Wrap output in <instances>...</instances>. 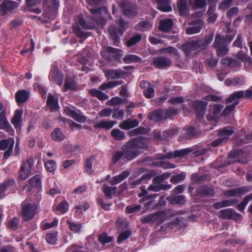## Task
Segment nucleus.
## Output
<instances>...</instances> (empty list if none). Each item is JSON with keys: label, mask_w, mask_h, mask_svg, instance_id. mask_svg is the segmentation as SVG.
Here are the masks:
<instances>
[{"label": "nucleus", "mask_w": 252, "mask_h": 252, "mask_svg": "<svg viewBox=\"0 0 252 252\" xmlns=\"http://www.w3.org/2000/svg\"><path fill=\"white\" fill-rule=\"evenodd\" d=\"M100 1H86L88 2L87 5L88 9L94 15L92 17L93 22L88 23L85 21L82 14H79L77 21L72 26L73 32L75 35L81 38V42L90 36V32L83 31L85 30H92L95 28L96 25H99L102 21L100 14L101 11L105 12L107 9L105 7L100 6Z\"/></svg>", "instance_id": "obj_1"}, {"label": "nucleus", "mask_w": 252, "mask_h": 252, "mask_svg": "<svg viewBox=\"0 0 252 252\" xmlns=\"http://www.w3.org/2000/svg\"><path fill=\"white\" fill-rule=\"evenodd\" d=\"M147 148L146 140L142 138H132L125 143L121 148L125 154V158L131 160L136 158L140 153L141 149Z\"/></svg>", "instance_id": "obj_2"}, {"label": "nucleus", "mask_w": 252, "mask_h": 252, "mask_svg": "<svg viewBox=\"0 0 252 252\" xmlns=\"http://www.w3.org/2000/svg\"><path fill=\"white\" fill-rule=\"evenodd\" d=\"M230 32L231 30L228 28L226 30L228 34L225 36L220 33L216 35L213 47L216 49L218 56L223 57L228 53L229 50L228 45L233 40L235 34H230Z\"/></svg>", "instance_id": "obj_3"}, {"label": "nucleus", "mask_w": 252, "mask_h": 252, "mask_svg": "<svg viewBox=\"0 0 252 252\" xmlns=\"http://www.w3.org/2000/svg\"><path fill=\"white\" fill-rule=\"evenodd\" d=\"M213 35L206 36L204 38H199L187 42L182 46V50L186 56H189L192 51L203 50L207 48L212 41Z\"/></svg>", "instance_id": "obj_4"}, {"label": "nucleus", "mask_w": 252, "mask_h": 252, "mask_svg": "<svg viewBox=\"0 0 252 252\" xmlns=\"http://www.w3.org/2000/svg\"><path fill=\"white\" fill-rule=\"evenodd\" d=\"M21 206L23 219L25 221L32 220L35 214L36 205L35 203H31L25 200L22 202Z\"/></svg>", "instance_id": "obj_5"}, {"label": "nucleus", "mask_w": 252, "mask_h": 252, "mask_svg": "<svg viewBox=\"0 0 252 252\" xmlns=\"http://www.w3.org/2000/svg\"><path fill=\"white\" fill-rule=\"evenodd\" d=\"M14 144L15 140L12 137L0 140V150L5 151L3 154V159H7L11 155Z\"/></svg>", "instance_id": "obj_6"}, {"label": "nucleus", "mask_w": 252, "mask_h": 252, "mask_svg": "<svg viewBox=\"0 0 252 252\" xmlns=\"http://www.w3.org/2000/svg\"><path fill=\"white\" fill-rule=\"evenodd\" d=\"M219 217L222 219H231L236 221L241 220L242 219V216L240 214L231 208L220 210Z\"/></svg>", "instance_id": "obj_7"}, {"label": "nucleus", "mask_w": 252, "mask_h": 252, "mask_svg": "<svg viewBox=\"0 0 252 252\" xmlns=\"http://www.w3.org/2000/svg\"><path fill=\"white\" fill-rule=\"evenodd\" d=\"M252 96V91L250 89L247 90L246 91L241 90L236 91L233 93L227 99L226 102L227 103L238 101L239 99L244 97H251Z\"/></svg>", "instance_id": "obj_8"}, {"label": "nucleus", "mask_w": 252, "mask_h": 252, "mask_svg": "<svg viewBox=\"0 0 252 252\" xmlns=\"http://www.w3.org/2000/svg\"><path fill=\"white\" fill-rule=\"evenodd\" d=\"M119 4L123 9L124 14L126 17H133L138 12L136 7L130 4L128 1H121Z\"/></svg>", "instance_id": "obj_9"}, {"label": "nucleus", "mask_w": 252, "mask_h": 252, "mask_svg": "<svg viewBox=\"0 0 252 252\" xmlns=\"http://www.w3.org/2000/svg\"><path fill=\"white\" fill-rule=\"evenodd\" d=\"M119 51H120V50L118 49L108 46L105 47L104 50L101 52V55L102 58L111 62L116 59Z\"/></svg>", "instance_id": "obj_10"}, {"label": "nucleus", "mask_w": 252, "mask_h": 252, "mask_svg": "<svg viewBox=\"0 0 252 252\" xmlns=\"http://www.w3.org/2000/svg\"><path fill=\"white\" fill-rule=\"evenodd\" d=\"M171 185H164L162 184L157 177L153 179L152 184L148 188V190L158 192L162 190H167L171 189Z\"/></svg>", "instance_id": "obj_11"}, {"label": "nucleus", "mask_w": 252, "mask_h": 252, "mask_svg": "<svg viewBox=\"0 0 252 252\" xmlns=\"http://www.w3.org/2000/svg\"><path fill=\"white\" fill-rule=\"evenodd\" d=\"M1 184L7 195L14 193L17 189L16 181L13 178H7Z\"/></svg>", "instance_id": "obj_12"}, {"label": "nucleus", "mask_w": 252, "mask_h": 252, "mask_svg": "<svg viewBox=\"0 0 252 252\" xmlns=\"http://www.w3.org/2000/svg\"><path fill=\"white\" fill-rule=\"evenodd\" d=\"M49 79L54 83L61 86L63 83V75L57 68H53L50 72Z\"/></svg>", "instance_id": "obj_13"}, {"label": "nucleus", "mask_w": 252, "mask_h": 252, "mask_svg": "<svg viewBox=\"0 0 252 252\" xmlns=\"http://www.w3.org/2000/svg\"><path fill=\"white\" fill-rule=\"evenodd\" d=\"M64 113L67 116L79 123H84L87 120L86 117L84 116L82 113H78L68 106L64 108Z\"/></svg>", "instance_id": "obj_14"}, {"label": "nucleus", "mask_w": 252, "mask_h": 252, "mask_svg": "<svg viewBox=\"0 0 252 252\" xmlns=\"http://www.w3.org/2000/svg\"><path fill=\"white\" fill-rule=\"evenodd\" d=\"M193 107L196 111L197 117L202 118L204 116L207 105V102L203 100H195L192 103Z\"/></svg>", "instance_id": "obj_15"}, {"label": "nucleus", "mask_w": 252, "mask_h": 252, "mask_svg": "<svg viewBox=\"0 0 252 252\" xmlns=\"http://www.w3.org/2000/svg\"><path fill=\"white\" fill-rule=\"evenodd\" d=\"M172 61L164 57L160 56L156 57L153 60V64L155 67L158 69H163L170 65Z\"/></svg>", "instance_id": "obj_16"}, {"label": "nucleus", "mask_w": 252, "mask_h": 252, "mask_svg": "<svg viewBox=\"0 0 252 252\" xmlns=\"http://www.w3.org/2000/svg\"><path fill=\"white\" fill-rule=\"evenodd\" d=\"M192 26L188 27L186 33L188 34H192L199 32L203 27V22L201 20H197L192 22Z\"/></svg>", "instance_id": "obj_17"}, {"label": "nucleus", "mask_w": 252, "mask_h": 252, "mask_svg": "<svg viewBox=\"0 0 252 252\" xmlns=\"http://www.w3.org/2000/svg\"><path fill=\"white\" fill-rule=\"evenodd\" d=\"M139 123L138 121L135 119H128L121 122L119 126L122 129L129 130L137 126Z\"/></svg>", "instance_id": "obj_18"}, {"label": "nucleus", "mask_w": 252, "mask_h": 252, "mask_svg": "<svg viewBox=\"0 0 252 252\" xmlns=\"http://www.w3.org/2000/svg\"><path fill=\"white\" fill-rule=\"evenodd\" d=\"M153 177V174L152 173H148L144 174L140 178L137 179L130 183V186L131 188H135L137 186L142 184H146L148 181Z\"/></svg>", "instance_id": "obj_19"}, {"label": "nucleus", "mask_w": 252, "mask_h": 252, "mask_svg": "<svg viewBox=\"0 0 252 252\" xmlns=\"http://www.w3.org/2000/svg\"><path fill=\"white\" fill-rule=\"evenodd\" d=\"M23 111L22 109H17L15 110L14 115L11 120V123L13 125L16 129H20L22 125V117Z\"/></svg>", "instance_id": "obj_20"}, {"label": "nucleus", "mask_w": 252, "mask_h": 252, "mask_svg": "<svg viewBox=\"0 0 252 252\" xmlns=\"http://www.w3.org/2000/svg\"><path fill=\"white\" fill-rule=\"evenodd\" d=\"M19 3L14 1H4L0 6V10L4 14L17 7Z\"/></svg>", "instance_id": "obj_21"}, {"label": "nucleus", "mask_w": 252, "mask_h": 252, "mask_svg": "<svg viewBox=\"0 0 252 252\" xmlns=\"http://www.w3.org/2000/svg\"><path fill=\"white\" fill-rule=\"evenodd\" d=\"M30 96V93L28 91L24 90H19L15 94V99L16 102L20 104L28 100Z\"/></svg>", "instance_id": "obj_22"}, {"label": "nucleus", "mask_w": 252, "mask_h": 252, "mask_svg": "<svg viewBox=\"0 0 252 252\" xmlns=\"http://www.w3.org/2000/svg\"><path fill=\"white\" fill-rule=\"evenodd\" d=\"M47 104L50 107L51 110H56L59 108L58 96L55 97L52 94H49Z\"/></svg>", "instance_id": "obj_23"}, {"label": "nucleus", "mask_w": 252, "mask_h": 252, "mask_svg": "<svg viewBox=\"0 0 252 252\" xmlns=\"http://www.w3.org/2000/svg\"><path fill=\"white\" fill-rule=\"evenodd\" d=\"M196 191L198 194L203 196H211L215 193L213 188L204 185L200 186Z\"/></svg>", "instance_id": "obj_24"}, {"label": "nucleus", "mask_w": 252, "mask_h": 252, "mask_svg": "<svg viewBox=\"0 0 252 252\" xmlns=\"http://www.w3.org/2000/svg\"><path fill=\"white\" fill-rule=\"evenodd\" d=\"M129 175V171H124L121 174L113 177L109 183L112 186L118 184L126 179Z\"/></svg>", "instance_id": "obj_25"}, {"label": "nucleus", "mask_w": 252, "mask_h": 252, "mask_svg": "<svg viewBox=\"0 0 252 252\" xmlns=\"http://www.w3.org/2000/svg\"><path fill=\"white\" fill-rule=\"evenodd\" d=\"M41 1H26V9L36 14H40L41 10L38 6L40 4Z\"/></svg>", "instance_id": "obj_26"}, {"label": "nucleus", "mask_w": 252, "mask_h": 252, "mask_svg": "<svg viewBox=\"0 0 252 252\" xmlns=\"http://www.w3.org/2000/svg\"><path fill=\"white\" fill-rule=\"evenodd\" d=\"M117 122L115 121L102 120L94 125L95 128H104L105 129H111Z\"/></svg>", "instance_id": "obj_27"}, {"label": "nucleus", "mask_w": 252, "mask_h": 252, "mask_svg": "<svg viewBox=\"0 0 252 252\" xmlns=\"http://www.w3.org/2000/svg\"><path fill=\"white\" fill-rule=\"evenodd\" d=\"M238 202L237 199L224 200L220 202L215 203L213 204L215 209L219 210L221 208L228 207L236 204Z\"/></svg>", "instance_id": "obj_28"}, {"label": "nucleus", "mask_w": 252, "mask_h": 252, "mask_svg": "<svg viewBox=\"0 0 252 252\" xmlns=\"http://www.w3.org/2000/svg\"><path fill=\"white\" fill-rule=\"evenodd\" d=\"M105 76L108 79H116L121 78L123 72L120 70L106 69L104 71Z\"/></svg>", "instance_id": "obj_29"}, {"label": "nucleus", "mask_w": 252, "mask_h": 252, "mask_svg": "<svg viewBox=\"0 0 252 252\" xmlns=\"http://www.w3.org/2000/svg\"><path fill=\"white\" fill-rule=\"evenodd\" d=\"M152 27V23L146 20H143L139 22L135 25V28L137 31L144 32L150 30Z\"/></svg>", "instance_id": "obj_30"}, {"label": "nucleus", "mask_w": 252, "mask_h": 252, "mask_svg": "<svg viewBox=\"0 0 252 252\" xmlns=\"http://www.w3.org/2000/svg\"><path fill=\"white\" fill-rule=\"evenodd\" d=\"M173 23L170 19L161 20L159 22V29L164 32H169L172 28Z\"/></svg>", "instance_id": "obj_31"}, {"label": "nucleus", "mask_w": 252, "mask_h": 252, "mask_svg": "<svg viewBox=\"0 0 252 252\" xmlns=\"http://www.w3.org/2000/svg\"><path fill=\"white\" fill-rule=\"evenodd\" d=\"M140 190L141 192L138 194V197L143 198L139 200L140 203H143L145 200L153 199L157 196V195L156 194L149 195L148 190L145 189V186H141L140 187Z\"/></svg>", "instance_id": "obj_32"}, {"label": "nucleus", "mask_w": 252, "mask_h": 252, "mask_svg": "<svg viewBox=\"0 0 252 252\" xmlns=\"http://www.w3.org/2000/svg\"><path fill=\"white\" fill-rule=\"evenodd\" d=\"M75 87L73 79L69 74H67L65 76L64 84L63 88V92H67L69 90H73Z\"/></svg>", "instance_id": "obj_33"}, {"label": "nucleus", "mask_w": 252, "mask_h": 252, "mask_svg": "<svg viewBox=\"0 0 252 252\" xmlns=\"http://www.w3.org/2000/svg\"><path fill=\"white\" fill-rule=\"evenodd\" d=\"M164 112L163 110L157 109L153 111L148 116L150 120L159 121L162 119H164Z\"/></svg>", "instance_id": "obj_34"}, {"label": "nucleus", "mask_w": 252, "mask_h": 252, "mask_svg": "<svg viewBox=\"0 0 252 252\" xmlns=\"http://www.w3.org/2000/svg\"><path fill=\"white\" fill-rule=\"evenodd\" d=\"M234 132L233 129L231 127H226L219 131V136L222 138L223 141L226 142L228 137L232 135Z\"/></svg>", "instance_id": "obj_35"}, {"label": "nucleus", "mask_w": 252, "mask_h": 252, "mask_svg": "<svg viewBox=\"0 0 252 252\" xmlns=\"http://www.w3.org/2000/svg\"><path fill=\"white\" fill-rule=\"evenodd\" d=\"M66 223L69 226L70 229L76 233H80L81 229L83 227V223H76L71 221L68 220H66Z\"/></svg>", "instance_id": "obj_36"}, {"label": "nucleus", "mask_w": 252, "mask_h": 252, "mask_svg": "<svg viewBox=\"0 0 252 252\" xmlns=\"http://www.w3.org/2000/svg\"><path fill=\"white\" fill-rule=\"evenodd\" d=\"M177 7L181 16L186 15L189 12V8L187 6L186 1H178Z\"/></svg>", "instance_id": "obj_37"}, {"label": "nucleus", "mask_w": 252, "mask_h": 252, "mask_svg": "<svg viewBox=\"0 0 252 252\" xmlns=\"http://www.w3.org/2000/svg\"><path fill=\"white\" fill-rule=\"evenodd\" d=\"M245 192V190L243 188H235L227 190L224 195L228 197H234L240 196L243 194Z\"/></svg>", "instance_id": "obj_38"}, {"label": "nucleus", "mask_w": 252, "mask_h": 252, "mask_svg": "<svg viewBox=\"0 0 252 252\" xmlns=\"http://www.w3.org/2000/svg\"><path fill=\"white\" fill-rule=\"evenodd\" d=\"M157 7L163 12H169L172 10L170 1H157Z\"/></svg>", "instance_id": "obj_39"}, {"label": "nucleus", "mask_w": 252, "mask_h": 252, "mask_svg": "<svg viewBox=\"0 0 252 252\" xmlns=\"http://www.w3.org/2000/svg\"><path fill=\"white\" fill-rule=\"evenodd\" d=\"M123 83L121 81H112L106 83H103L99 86V89L105 90L107 89H112Z\"/></svg>", "instance_id": "obj_40"}, {"label": "nucleus", "mask_w": 252, "mask_h": 252, "mask_svg": "<svg viewBox=\"0 0 252 252\" xmlns=\"http://www.w3.org/2000/svg\"><path fill=\"white\" fill-rule=\"evenodd\" d=\"M90 94L94 97H97L100 100H105L108 98V96L97 89H92L89 90Z\"/></svg>", "instance_id": "obj_41"}, {"label": "nucleus", "mask_w": 252, "mask_h": 252, "mask_svg": "<svg viewBox=\"0 0 252 252\" xmlns=\"http://www.w3.org/2000/svg\"><path fill=\"white\" fill-rule=\"evenodd\" d=\"M154 223L157 225H160L163 223L166 218V213L164 211H161L154 214Z\"/></svg>", "instance_id": "obj_42"}, {"label": "nucleus", "mask_w": 252, "mask_h": 252, "mask_svg": "<svg viewBox=\"0 0 252 252\" xmlns=\"http://www.w3.org/2000/svg\"><path fill=\"white\" fill-rule=\"evenodd\" d=\"M117 24L119 26V29L116 28L117 32L121 35H122L123 33L128 28L129 23L125 22L122 18L116 21Z\"/></svg>", "instance_id": "obj_43"}, {"label": "nucleus", "mask_w": 252, "mask_h": 252, "mask_svg": "<svg viewBox=\"0 0 252 252\" xmlns=\"http://www.w3.org/2000/svg\"><path fill=\"white\" fill-rule=\"evenodd\" d=\"M109 33L111 38L113 40V44L118 46L120 41V38L119 36V34L117 32L116 28L111 26L110 28Z\"/></svg>", "instance_id": "obj_44"}, {"label": "nucleus", "mask_w": 252, "mask_h": 252, "mask_svg": "<svg viewBox=\"0 0 252 252\" xmlns=\"http://www.w3.org/2000/svg\"><path fill=\"white\" fill-rule=\"evenodd\" d=\"M30 185L32 187H41L42 184L41 177L37 174L29 180Z\"/></svg>", "instance_id": "obj_45"}, {"label": "nucleus", "mask_w": 252, "mask_h": 252, "mask_svg": "<svg viewBox=\"0 0 252 252\" xmlns=\"http://www.w3.org/2000/svg\"><path fill=\"white\" fill-rule=\"evenodd\" d=\"M51 136L53 139L56 141H61L64 139L65 135L58 128H55L51 133Z\"/></svg>", "instance_id": "obj_46"}, {"label": "nucleus", "mask_w": 252, "mask_h": 252, "mask_svg": "<svg viewBox=\"0 0 252 252\" xmlns=\"http://www.w3.org/2000/svg\"><path fill=\"white\" fill-rule=\"evenodd\" d=\"M116 187H112L108 185H104L102 188V191L105 194V196L107 198H112L113 194H114L116 190Z\"/></svg>", "instance_id": "obj_47"}, {"label": "nucleus", "mask_w": 252, "mask_h": 252, "mask_svg": "<svg viewBox=\"0 0 252 252\" xmlns=\"http://www.w3.org/2000/svg\"><path fill=\"white\" fill-rule=\"evenodd\" d=\"M185 133L183 135V138L185 140H190L196 136L195 128L193 127H189L184 129Z\"/></svg>", "instance_id": "obj_48"}, {"label": "nucleus", "mask_w": 252, "mask_h": 252, "mask_svg": "<svg viewBox=\"0 0 252 252\" xmlns=\"http://www.w3.org/2000/svg\"><path fill=\"white\" fill-rule=\"evenodd\" d=\"M111 134L116 140H123L126 137V134L124 132L117 128L113 129L111 131Z\"/></svg>", "instance_id": "obj_49"}, {"label": "nucleus", "mask_w": 252, "mask_h": 252, "mask_svg": "<svg viewBox=\"0 0 252 252\" xmlns=\"http://www.w3.org/2000/svg\"><path fill=\"white\" fill-rule=\"evenodd\" d=\"M142 39V35L140 33H136L126 41V45L128 47H131L137 42L140 41Z\"/></svg>", "instance_id": "obj_50"}, {"label": "nucleus", "mask_w": 252, "mask_h": 252, "mask_svg": "<svg viewBox=\"0 0 252 252\" xmlns=\"http://www.w3.org/2000/svg\"><path fill=\"white\" fill-rule=\"evenodd\" d=\"M141 58L135 55L129 54L125 56L123 58L124 62L126 63H137L141 61Z\"/></svg>", "instance_id": "obj_51"}, {"label": "nucleus", "mask_w": 252, "mask_h": 252, "mask_svg": "<svg viewBox=\"0 0 252 252\" xmlns=\"http://www.w3.org/2000/svg\"><path fill=\"white\" fill-rule=\"evenodd\" d=\"M252 200V193L246 196L242 202L237 205L239 211L243 212L246 208L249 201Z\"/></svg>", "instance_id": "obj_52"}, {"label": "nucleus", "mask_w": 252, "mask_h": 252, "mask_svg": "<svg viewBox=\"0 0 252 252\" xmlns=\"http://www.w3.org/2000/svg\"><path fill=\"white\" fill-rule=\"evenodd\" d=\"M95 158V156L94 155L90 156L87 158L85 162V167L86 171L89 174H92L93 172L92 168V163Z\"/></svg>", "instance_id": "obj_53"}, {"label": "nucleus", "mask_w": 252, "mask_h": 252, "mask_svg": "<svg viewBox=\"0 0 252 252\" xmlns=\"http://www.w3.org/2000/svg\"><path fill=\"white\" fill-rule=\"evenodd\" d=\"M154 165L164 169H171L174 168L176 166L175 164L171 163L167 161H158L154 163Z\"/></svg>", "instance_id": "obj_54"}, {"label": "nucleus", "mask_w": 252, "mask_h": 252, "mask_svg": "<svg viewBox=\"0 0 252 252\" xmlns=\"http://www.w3.org/2000/svg\"><path fill=\"white\" fill-rule=\"evenodd\" d=\"M125 158V154L123 150L121 149L119 150L114 152L112 155V161L113 163H117L122 158Z\"/></svg>", "instance_id": "obj_55"}, {"label": "nucleus", "mask_w": 252, "mask_h": 252, "mask_svg": "<svg viewBox=\"0 0 252 252\" xmlns=\"http://www.w3.org/2000/svg\"><path fill=\"white\" fill-rule=\"evenodd\" d=\"M68 204L65 200L61 201L56 207V210L62 214H64L68 210Z\"/></svg>", "instance_id": "obj_56"}, {"label": "nucleus", "mask_w": 252, "mask_h": 252, "mask_svg": "<svg viewBox=\"0 0 252 252\" xmlns=\"http://www.w3.org/2000/svg\"><path fill=\"white\" fill-rule=\"evenodd\" d=\"M58 220L57 219H54L51 222H42L41 223V228L43 230H47L58 225Z\"/></svg>", "instance_id": "obj_57"}, {"label": "nucleus", "mask_w": 252, "mask_h": 252, "mask_svg": "<svg viewBox=\"0 0 252 252\" xmlns=\"http://www.w3.org/2000/svg\"><path fill=\"white\" fill-rule=\"evenodd\" d=\"M113 240L114 238L113 237H109L105 233L100 234L98 238V241L102 245L111 242Z\"/></svg>", "instance_id": "obj_58"}, {"label": "nucleus", "mask_w": 252, "mask_h": 252, "mask_svg": "<svg viewBox=\"0 0 252 252\" xmlns=\"http://www.w3.org/2000/svg\"><path fill=\"white\" fill-rule=\"evenodd\" d=\"M194 151L193 148L189 147L185 149H183L178 150H175L176 151V156L177 158L178 157H182L185 156L186 155H189V153L192 152Z\"/></svg>", "instance_id": "obj_59"}, {"label": "nucleus", "mask_w": 252, "mask_h": 252, "mask_svg": "<svg viewBox=\"0 0 252 252\" xmlns=\"http://www.w3.org/2000/svg\"><path fill=\"white\" fill-rule=\"evenodd\" d=\"M46 170L49 172L54 171L57 168V164L53 160H49L45 163Z\"/></svg>", "instance_id": "obj_60"}, {"label": "nucleus", "mask_w": 252, "mask_h": 252, "mask_svg": "<svg viewBox=\"0 0 252 252\" xmlns=\"http://www.w3.org/2000/svg\"><path fill=\"white\" fill-rule=\"evenodd\" d=\"M141 208V205L140 204L128 205L126 208V212L128 214L134 213L140 210Z\"/></svg>", "instance_id": "obj_61"}, {"label": "nucleus", "mask_w": 252, "mask_h": 252, "mask_svg": "<svg viewBox=\"0 0 252 252\" xmlns=\"http://www.w3.org/2000/svg\"><path fill=\"white\" fill-rule=\"evenodd\" d=\"M163 112L164 119H166L176 115L177 113V110L173 107H170L168 109L164 110Z\"/></svg>", "instance_id": "obj_62"}, {"label": "nucleus", "mask_w": 252, "mask_h": 252, "mask_svg": "<svg viewBox=\"0 0 252 252\" xmlns=\"http://www.w3.org/2000/svg\"><path fill=\"white\" fill-rule=\"evenodd\" d=\"M131 235V231L130 230H126L122 232L118 237V243L121 244L124 241L127 239Z\"/></svg>", "instance_id": "obj_63"}, {"label": "nucleus", "mask_w": 252, "mask_h": 252, "mask_svg": "<svg viewBox=\"0 0 252 252\" xmlns=\"http://www.w3.org/2000/svg\"><path fill=\"white\" fill-rule=\"evenodd\" d=\"M238 101H235L232 104L230 105H227L225 109L223 110L222 115L223 116H226L229 114L231 111H232L239 103Z\"/></svg>", "instance_id": "obj_64"}]
</instances>
